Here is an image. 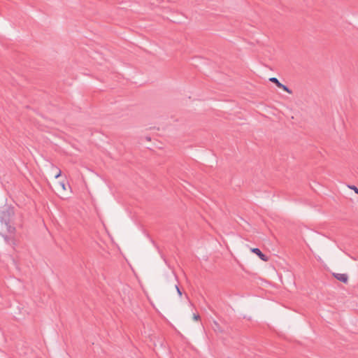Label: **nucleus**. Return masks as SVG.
Segmentation results:
<instances>
[{
    "label": "nucleus",
    "mask_w": 358,
    "mask_h": 358,
    "mask_svg": "<svg viewBox=\"0 0 358 358\" xmlns=\"http://www.w3.org/2000/svg\"><path fill=\"white\" fill-rule=\"evenodd\" d=\"M0 223L6 227L8 233H16L17 228L22 227V220L15 217V208L10 205H4L0 210Z\"/></svg>",
    "instance_id": "1"
},
{
    "label": "nucleus",
    "mask_w": 358,
    "mask_h": 358,
    "mask_svg": "<svg viewBox=\"0 0 358 358\" xmlns=\"http://www.w3.org/2000/svg\"><path fill=\"white\" fill-rule=\"evenodd\" d=\"M8 234V235L1 234V236L7 244L14 248V246L16 245V241L15 238V233Z\"/></svg>",
    "instance_id": "2"
},
{
    "label": "nucleus",
    "mask_w": 358,
    "mask_h": 358,
    "mask_svg": "<svg viewBox=\"0 0 358 358\" xmlns=\"http://www.w3.org/2000/svg\"><path fill=\"white\" fill-rule=\"evenodd\" d=\"M269 81L274 83L278 87L282 89L283 91L287 92L288 94H292V90H290L287 85L282 84L278 78H269Z\"/></svg>",
    "instance_id": "3"
},
{
    "label": "nucleus",
    "mask_w": 358,
    "mask_h": 358,
    "mask_svg": "<svg viewBox=\"0 0 358 358\" xmlns=\"http://www.w3.org/2000/svg\"><path fill=\"white\" fill-rule=\"evenodd\" d=\"M250 251L252 253L257 255L259 257V259L264 262H268L269 259L268 257H267L265 254H264L260 250V249H259L257 248H250Z\"/></svg>",
    "instance_id": "4"
},
{
    "label": "nucleus",
    "mask_w": 358,
    "mask_h": 358,
    "mask_svg": "<svg viewBox=\"0 0 358 358\" xmlns=\"http://www.w3.org/2000/svg\"><path fill=\"white\" fill-rule=\"evenodd\" d=\"M332 275L338 280L347 284L348 282V275L346 273H333Z\"/></svg>",
    "instance_id": "5"
},
{
    "label": "nucleus",
    "mask_w": 358,
    "mask_h": 358,
    "mask_svg": "<svg viewBox=\"0 0 358 358\" xmlns=\"http://www.w3.org/2000/svg\"><path fill=\"white\" fill-rule=\"evenodd\" d=\"M348 187L355 192L358 194V188L355 185H348Z\"/></svg>",
    "instance_id": "6"
},
{
    "label": "nucleus",
    "mask_w": 358,
    "mask_h": 358,
    "mask_svg": "<svg viewBox=\"0 0 358 358\" xmlns=\"http://www.w3.org/2000/svg\"><path fill=\"white\" fill-rule=\"evenodd\" d=\"M193 320L194 321H198L201 320V315H193Z\"/></svg>",
    "instance_id": "7"
},
{
    "label": "nucleus",
    "mask_w": 358,
    "mask_h": 358,
    "mask_svg": "<svg viewBox=\"0 0 358 358\" xmlns=\"http://www.w3.org/2000/svg\"><path fill=\"white\" fill-rule=\"evenodd\" d=\"M176 289L177 290V292H178V295L180 296H181L182 293V291H181L180 288L178 287V285H176Z\"/></svg>",
    "instance_id": "8"
},
{
    "label": "nucleus",
    "mask_w": 358,
    "mask_h": 358,
    "mask_svg": "<svg viewBox=\"0 0 358 358\" xmlns=\"http://www.w3.org/2000/svg\"><path fill=\"white\" fill-rule=\"evenodd\" d=\"M59 185L61 186V187L62 188L63 190H66V184L64 182H61L59 183Z\"/></svg>",
    "instance_id": "9"
},
{
    "label": "nucleus",
    "mask_w": 358,
    "mask_h": 358,
    "mask_svg": "<svg viewBox=\"0 0 358 358\" xmlns=\"http://www.w3.org/2000/svg\"><path fill=\"white\" fill-rule=\"evenodd\" d=\"M62 174V171L61 170H59L58 173L55 175V178H57L58 177H59Z\"/></svg>",
    "instance_id": "10"
},
{
    "label": "nucleus",
    "mask_w": 358,
    "mask_h": 358,
    "mask_svg": "<svg viewBox=\"0 0 358 358\" xmlns=\"http://www.w3.org/2000/svg\"><path fill=\"white\" fill-rule=\"evenodd\" d=\"M214 323H215V326H216V327H217V328L219 329V325H218V324H217L216 322H214Z\"/></svg>",
    "instance_id": "11"
}]
</instances>
